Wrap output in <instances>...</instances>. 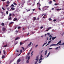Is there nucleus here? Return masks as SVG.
Instances as JSON below:
<instances>
[{"label": "nucleus", "mask_w": 64, "mask_h": 64, "mask_svg": "<svg viewBox=\"0 0 64 64\" xmlns=\"http://www.w3.org/2000/svg\"><path fill=\"white\" fill-rule=\"evenodd\" d=\"M58 47L56 48H55L56 50H57L58 49Z\"/></svg>", "instance_id": "46"}, {"label": "nucleus", "mask_w": 64, "mask_h": 64, "mask_svg": "<svg viewBox=\"0 0 64 64\" xmlns=\"http://www.w3.org/2000/svg\"><path fill=\"white\" fill-rule=\"evenodd\" d=\"M33 19H34V21H35V20H36V18L35 17H34Z\"/></svg>", "instance_id": "20"}, {"label": "nucleus", "mask_w": 64, "mask_h": 64, "mask_svg": "<svg viewBox=\"0 0 64 64\" xmlns=\"http://www.w3.org/2000/svg\"><path fill=\"white\" fill-rule=\"evenodd\" d=\"M52 49V48H49V50H50V49Z\"/></svg>", "instance_id": "58"}, {"label": "nucleus", "mask_w": 64, "mask_h": 64, "mask_svg": "<svg viewBox=\"0 0 64 64\" xmlns=\"http://www.w3.org/2000/svg\"><path fill=\"white\" fill-rule=\"evenodd\" d=\"M40 4V2H38L37 3V5H38V4Z\"/></svg>", "instance_id": "51"}, {"label": "nucleus", "mask_w": 64, "mask_h": 64, "mask_svg": "<svg viewBox=\"0 0 64 64\" xmlns=\"http://www.w3.org/2000/svg\"><path fill=\"white\" fill-rule=\"evenodd\" d=\"M54 5L55 6H56V5H58V4H55Z\"/></svg>", "instance_id": "26"}, {"label": "nucleus", "mask_w": 64, "mask_h": 64, "mask_svg": "<svg viewBox=\"0 0 64 64\" xmlns=\"http://www.w3.org/2000/svg\"><path fill=\"white\" fill-rule=\"evenodd\" d=\"M42 58H40L39 61H40V60H42Z\"/></svg>", "instance_id": "30"}, {"label": "nucleus", "mask_w": 64, "mask_h": 64, "mask_svg": "<svg viewBox=\"0 0 64 64\" xmlns=\"http://www.w3.org/2000/svg\"><path fill=\"white\" fill-rule=\"evenodd\" d=\"M50 55V52H49L48 54V55L49 56Z\"/></svg>", "instance_id": "57"}, {"label": "nucleus", "mask_w": 64, "mask_h": 64, "mask_svg": "<svg viewBox=\"0 0 64 64\" xmlns=\"http://www.w3.org/2000/svg\"><path fill=\"white\" fill-rule=\"evenodd\" d=\"M12 19V17H10V18H8V20H11V19Z\"/></svg>", "instance_id": "12"}, {"label": "nucleus", "mask_w": 64, "mask_h": 64, "mask_svg": "<svg viewBox=\"0 0 64 64\" xmlns=\"http://www.w3.org/2000/svg\"><path fill=\"white\" fill-rule=\"evenodd\" d=\"M11 6H12V7H14V5H13V4H12L11 5Z\"/></svg>", "instance_id": "44"}, {"label": "nucleus", "mask_w": 64, "mask_h": 64, "mask_svg": "<svg viewBox=\"0 0 64 64\" xmlns=\"http://www.w3.org/2000/svg\"><path fill=\"white\" fill-rule=\"evenodd\" d=\"M48 20H49V21H51V20H52V19L51 18H49L48 19Z\"/></svg>", "instance_id": "25"}, {"label": "nucleus", "mask_w": 64, "mask_h": 64, "mask_svg": "<svg viewBox=\"0 0 64 64\" xmlns=\"http://www.w3.org/2000/svg\"><path fill=\"white\" fill-rule=\"evenodd\" d=\"M31 44H32V42H30V44L28 45V46H30V45Z\"/></svg>", "instance_id": "17"}, {"label": "nucleus", "mask_w": 64, "mask_h": 64, "mask_svg": "<svg viewBox=\"0 0 64 64\" xmlns=\"http://www.w3.org/2000/svg\"><path fill=\"white\" fill-rule=\"evenodd\" d=\"M56 38V36L55 37H53L52 38V40H54V39H55Z\"/></svg>", "instance_id": "7"}, {"label": "nucleus", "mask_w": 64, "mask_h": 64, "mask_svg": "<svg viewBox=\"0 0 64 64\" xmlns=\"http://www.w3.org/2000/svg\"><path fill=\"white\" fill-rule=\"evenodd\" d=\"M7 3V4H9V3H10V2H6Z\"/></svg>", "instance_id": "39"}, {"label": "nucleus", "mask_w": 64, "mask_h": 64, "mask_svg": "<svg viewBox=\"0 0 64 64\" xmlns=\"http://www.w3.org/2000/svg\"><path fill=\"white\" fill-rule=\"evenodd\" d=\"M12 17H14L15 16V14H12Z\"/></svg>", "instance_id": "9"}, {"label": "nucleus", "mask_w": 64, "mask_h": 64, "mask_svg": "<svg viewBox=\"0 0 64 64\" xmlns=\"http://www.w3.org/2000/svg\"><path fill=\"white\" fill-rule=\"evenodd\" d=\"M47 42L45 43H44V44L42 46V47H43V46H44V45H46V44H47Z\"/></svg>", "instance_id": "16"}, {"label": "nucleus", "mask_w": 64, "mask_h": 64, "mask_svg": "<svg viewBox=\"0 0 64 64\" xmlns=\"http://www.w3.org/2000/svg\"><path fill=\"white\" fill-rule=\"evenodd\" d=\"M11 16H12V14H11L10 13L9 16V17H10Z\"/></svg>", "instance_id": "27"}, {"label": "nucleus", "mask_w": 64, "mask_h": 64, "mask_svg": "<svg viewBox=\"0 0 64 64\" xmlns=\"http://www.w3.org/2000/svg\"><path fill=\"white\" fill-rule=\"evenodd\" d=\"M4 54H5V51L4 50Z\"/></svg>", "instance_id": "36"}, {"label": "nucleus", "mask_w": 64, "mask_h": 64, "mask_svg": "<svg viewBox=\"0 0 64 64\" xmlns=\"http://www.w3.org/2000/svg\"><path fill=\"white\" fill-rule=\"evenodd\" d=\"M38 46V45H36V46H35V47H36H36H37V46Z\"/></svg>", "instance_id": "45"}, {"label": "nucleus", "mask_w": 64, "mask_h": 64, "mask_svg": "<svg viewBox=\"0 0 64 64\" xmlns=\"http://www.w3.org/2000/svg\"><path fill=\"white\" fill-rule=\"evenodd\" d=\"M1 25L3 26H4V24L3 22H2L1 24Z\"/></svg>", "instance_id": "13"}, {"label": "nucleus", "mask_w": 64, "mask_h": 64, "mask_svg": "<svg viewBox=\"0 0 64 64\" xmlns=\"http://www.w3.org/2000/svg\"><path fill=\"white\" fill-rule=\"evenodd\" d=\"M7 9L8 10H9V8H7Z\"/></svg>", "instance_id": "62"}, {"label": "nucleus", "mask_w": 64, "mask_h": 64, "mask_svg": "<svg viewBox=\"0 0 64 64\" xmlns=\"http://www.w3.org/2000/svg\"><path fill=\"white\" fill-rule=\"evenodd\" d=\"M28 60H29L30 59V56H29L28 58Z\"/></svg>", "instance_id": "29"}, {"label": "nucleus", "mask_w": 64, "mask_h": 64, "mask_svg": "<svg viewBox=\"0 0 64 64\" xmlns=\"http://www.w3.org/2000/svg\"><path fill=\"white\" fill-rule=\"evenodd\" d=\"M47 50H46L45 51L44 54L45 55H46V54H47Z\"/></svg>", "instance_id": "10"}, {"label": "nucleus", "mask_w": 64, "mask_h": 64, "mask_svg": "<svg viewBox=\"0 0 64 64\" xmlns=\"http://www.w3.org/2000/svg\"><path fill=\"white\" fill-rule=\"evenodd\" d=\"M43 18H45V17H44V16H43Z\"/></svg>", "instance_id": "64"}, {"label": "nucleus", "mask_w": 64, "mask_h": 64, "mask_svg": "<svg viewBox=\"0 0 64 64\" xmlns=\"http://www.w3.org/2000/svg\"><path fill=\"white\" fill-rule=\"evenodd\" d=\"M42 62V61L41 60L39 62V63H41V62Z\"/></svg>", "instance_id": "41"}, {"label": "nucleus", "mask_w": 64, "mask_h": 64, "mask_svg": "<svg viewBox=\"0 0 64 64\" xmlns=\"http://www.w3.org/2000/svg\"><path fill=\"white\" fill-rule=\"evenodd\" d=\"M29 34V33L28 32V34H27V35L28 36V35Z\"/></svg>", "instance_id": "52"}, {"label": "nucleus", "mask_w": 64, "mask_h": 64, "mask_svg": "<svg viewBox=\"0 0 64 64\" xmlns=\"http://www.w3.org/2000/svg\"><path fill=\"white\" fill-rule=\"evenodd\" d=\"M26 63H29V60H28L26 61Z\"/></svg>", "instance_id": "34"}, {"label": "nucleus", "mask_w": 64, "mask_h": 64, "mask_svg": "<svg viewBox=\"0 0 64 64\" xmlns=\"http://www.w3.org/2000/svg\"><path fill=\"white\" fill-rule=\"evenodd\" d=\"M61 43V40H60L59 42L56 44H52L50 46V47H51V46H56V45H58V44H60V43Z\"/></svg>", "instance_id": "1"}, {"label": "nucleus", "mask_w": 64, "mask_h": 64, "mask_svg": "<svg viewBox=\"0 0 64 64\" xmlns=\"http://www.w3.org/2000/svg\"><path fill=\"white\" fill-rule=\"evenodd\" d=\"M45 15V14H42V16H43V15Z\"/></svg>", "instance_id": "49"}, {"label": "nucleus", "mask_w": 64, "mask_h": 64, "mask_svg": "<svg viewBox=\"0 0 64 64\" xmlns=\"http://www.w3.org/2000/svg\"><path fill=\"white\" fill-rule=\"evenodd\" d=\"M11 9L12 10H14L15 8H11Z\"/></svg>", "instance_id": "15"}, {"label": "nucleus", "mask_w": 64, "mask_h": 64, "mask_svg": "<svg viewBox=\"0 0 64 64\" xmlns=\"http://www.w3.org/2000/svg\"><path fill=\"white\" fill-rule=\"evenodd\" d=\"M30 54V52H29L28 53V55H29Z\"/></svg>", "instance_id": "50"}, {"label": "nucleus", "mask_w": 64, "mask_h": 64, "mask_svg": "<svg viewBox=\"0 0 64 64\" xmlns=\"http://www.w3.org/2000/svg\"><path fill=\"white\" fill-rule=\"evenodd\" d=\"M52 28L51 27H50L49 28H48V29L47 30H46V31H49L50 29H51Z\"/></svg>", "instance_id": "4"}, {"label": "nucleus", "mask_w": 64, "mask_h": 64, "mask_svg": "<svg viewBox=\"0 0 64 64\" xmlns=\"http://www.w3.org/2000/svg\"><path fill=\"white\" fill-rule=\"evenodd\" d=\"M21 28V26H18V29H20Z\"/></svg>", "instance_id": "19"}, {"label": "nucleus", "mask_w": 64, "mask_h": 64, "mask_svg": "<svg viewBox=\"0 0 64 64\" xmlns=\"http://www.w3.org/2000/svg\"><path fill=\"white\" fill-rule=\"evenodd\" d=\"M18 19L16 18H14L13 19V21H16Z\"/></svg>", "instance_id": "6"}, {"label": "nucleus", "mask_w": 64, "mask_h": 64, "mask_svg": "<svg viewBox=\"0 0 64 64\" xmlns=\"http://www.w3.org/2000/svg\"><path fill=\"white\" fill-rule=\"evenodd\" d=\"M52 38L51 37L50 38V40Z\"/></svg>", "instance_id": "54"}, {"label": "nucleus", "mask_w": 64, "mask_h": 64, "mask_svg": "<svg viewBox=\"0 0 64 64\" xmlns=\"http://www.w3.org/2000/svg\"><path fill=\"white\" fill-rule=\"evenodd\" d=\"M38 9L40 10H41V8H38Z\"/></svg>", "instance_id": "53"}, {"label": "nucleus", "mask_w": 64, "mask_h": 64, "mask_svg": "<svg viewBox=\"0 0 64 64\" xmlns=\"http://www.w3.org/2000/svg\"><path fill=\"white\" fill-rule=\"evenodd\" d=\"M2 30L3 32H4L5 31V30H6V28H2Z\"/></svg>", "instance_id": "3"}, {"label": "nucleus", "mask_w": 64, "mask_h": 64, "mask_svg": "<svg viewBox=\"0 0 64 64\" xmlns=\"http://www.w3.org/2000/svg\"><path fill=\"white\" fill-rule=\"evenodd\" d=\"M54 8H52V10H54Z\"/></svg>", "instance_id": "55"}, {"label": "nucleus", "mask_w": 64, "mask_h": 64, "mask_svg": "<svg viewBox=\"0 0 64 64\" xmlns=\"http://www.w3.org/2000/svg\"><path fill=\"white\" fill-rule=\"evenodd\" d=\"M52 3V2L51 1H50V2H48V3L50 4H51Z\"/></svg>", "instance_id": "11"}, {"label": "nucleus", "mask_w": 64, "mask_h": 64, "mask_svg": "<svg viewBox=\"0 0 64 64\" xmlns=\"http://www.w3.org/2000/svg\"><path fill=\"white\" fill-rule=\"evenodd\" d=\"M19 39V38H18V37H17L15 39V40H18V39Z\"/></svg>", "instance_id": "14"}, {"label": "nucleus", "mask_w": 64, "mask_h": 64, "mask_svg": "<svg viewBox=\"0 0 64 64\" xmlns=\"http://www.w3.org/2000/svg\"><path fill=\"white\" fill-rule=\"evenodd\" d=\"M2 9L3 10H5V9L3 8H2Z\"/></svg>", "instance_id": "47"}, {"label": "nucleus", "mask_w": 64, "mask_h": 64, "mask_svg": "<svg viewBox=\"0 0 64 64\" xmlns=\"http://www.w3.org/2000/svg\"><path fill=\"white\" fill-rule=\"evenodd\" d=\"M22 48L23 50H24V48L23 47H22Z\"/></svg>", "instance_id": "59"}, {"label": "nucleus", "mask_w": 64, "mask_h": 64, "mask_svg": "<svg viewBox=\"0 0 64 64\" xmlns=\"http://www.w3.org/2000/svg\"><path fill=\"white\" fill-rule=\"evenodd\" d=\"M48 35H50V33L48 32L47 33Z\"/></svg>", "instance_id": "43"}, {"label": "nucleus", "mask_w": 64, "mask_h": 64, "mask_svg": "<svg viewBox=\"0 0 64 64\" xmlns=\"http://www.w3.org/2000/svg\"><path fill=\"white\" fill-rule=\"evenodd\" d=\"M45 8L46 7V8L47 9L48 8H49V6H45Z\"/></svg>", "instance_id": "22"}, {"label": "nucleus", "mask_w": 64, "mask_h": 64, "mask_svg": "<svg viewBox=\"0 0 64 64\" xmlns=\"http://www.w3.org/2000/svg\"><path fill=\"white\" fill-rule=\"evenodd\" d=\"M43 56H42V54H41L40 56V58H42Z\"/></svg>", "instance_id": "37"}, {"label": "nucleus", "mask_w": 64, "mask_h": 64, "mask_svg": "<svg viewBox=\"0 0 64 64\" xmlns=\"http://www.w3.org/2000/svg\"><path fill=\"white\" fill-rule=\"evenodd\" d=\"M7 46H8V45L7 44H6L4 46V47H7Z\"/></svg>", "instance_id": "23"}, {"label": "nucleus", "mask_w": 64, "mask_h": 64, "mask_svg": "<svg viewBox=\"0 0 64 64\" xmlns=\"http://www.w3.org/2000/svg\"><path fill=\"white\" fill-rule=\"evenodd\" d=\"M64 42H63L62 43V44H61V43H60L59 44V45H60V46L62 45H64Z\"/></svg>", "instance_id": "8"}, {"label": "nucleus", "mask_w": 64, "mask_h": 64, "mask_svg": "<svg viewBox=\"0 0 64 64\" xmlns=\"http://www.w3.org/2000/svg\"><path fill=\"white\" fill-rule=\"evenodd\" d=\"M43 28V26H41V27L40 28V29H42V28Z\"/></svg>", "instance_id": "42"}, {"label": "nucleus", "mask_w": 64, "mask_h": 64, "mask_svg": "<svg viewBox=\"0 0 64 64\" xmlns=\"http://www.w3.org/2000/svg\"><path fill=\"white\" fill-rule=\"evenodd\" d=\"M6 14H8V11H7L6 12Z\"/></svg>", "instance_id": "33"}, {"label": "nucleus", "mask_w": 64, "mask_h": 64, "mask_svg": "<svg viewBox=\"0 0 64 64\" xmlns=\"http://www.w3.org/2000/svg\"><path fill=\"white\" fill-rule=\"evenodd\" d=\"M30 9H29L28 10H26V11H27V12H28V11H30Z\"/></svg>", "instance_id": "21"}, {"label": "nucleus", "mask_w": 64, "mask_h": 64, "mask_svg": "<svg viewBox=\"0 0 64 64\" xmlns=\"http://www.w3.org/2000/svg\"><path fill=\"white\" fill-rule=\"evenodd\" d=\"M21 61V60H20V59L19 58L17 60V62L18 63V62H20Z\"/></svg>", "instance_id": "5"}, {"label": "nucleus", "mask_w": 64, "mask_h": 64, "mask_svg": "<svg viewBox=\"0 0 64 64\" xmlns=\"http://www.w3.org/2000/svg\"><path fill=\"white\" fill-rule=\"evenodd\" d=\"M56 10H57V11H58V10H59V9H56Z\"/></svg>", "instance_id": "56"}, {"label": "nucleus", "mask_w": 64, "mask_h": 64, "mask_svg": "<svg viewBox=\"0 0 64 64\" xmlns=\"http://www.w3.org/2000/svg\"><path fill=\"white\" fill-rule=\"evenodd\" d=\"M35 60H36V61L35 62V64H36L37 63V62L39 61V58L38 56H37L36 57V58Z\"/></svg>", "instance_id": "2"}, {"label": "nucleus", "mask_w": 64, "mask_h": 64, "mask_svg": "<svg viewBox=\"0 0 64 64\" xmlns=\"http://www.w3.org/2000/svg\"><path fill=\"white\" fill-rule=\"evenodd\" d=\"M18 32V31H17V30H16V32Z\"/></svg>", "instance_id": "60"}, {"label": "nucleus", "mask_w": 64, "mask_h": 64, "mask_svg": "<svg viewBox=\"0 0 64 64\" xmlns=\"http://www.w3.org/2000/svg\"><path fill=\"white\" fill-rule=\"evenodd\" d=\"M20 45H22V44H23V43H22L21 42H20Z\"/></svg>", "instance_id": "32"}, {"label": "nucleus", "mask_w": 64, "mask_h": 64, "mask_svg": "<svg viewBox=\"0 0 64 64\" xmlns=\"http://www.w3.org/2000/svg\"><path fill=\"white\" fill-rule=\"evenodd\" d=\"M22 50H20V53H22Z\"/></svg>", "instance_id": "35"}, {"label": "nucleus", "mask_w": 64, "mask_h": 64, "mask_svg": "<svg viewBox=\"0 0 64 64\" xmlns=\"http://www.w3.org/2000/svg\"><path fill=\"white\" fill-rule=\"evenodd\" d=\"M56 21V20L54 19L53 20V21L54 22H55V21Z\"/></svg>", "instance_id": "40"}, {"label": "nucleus", "mask_w": 64, "mask_h": 64, "mask_svg": "<svg viewBox=\"0 0 64 64\" xmlns=\"http://www.w3.org/2000/svg\"><path fill=\"white\" fill-rule=\"evenodd\" d=\"M49 37H52V36H51V35H50L49 36Z\"/></svg>", "instance_id": "48"}, {"label": "nucleus", "mask_w": 64, "mask_h": 64, "mask_svg": "<svg viewBox=\"0 0 64 64\" xmlns=\"http://www.w3.org/2000/svg\"><path fill=\"white\" fill-rule=\"evenodd\" d=\"M14 22H10V24H13Z\"/></svg>", "instance_id": "28"}, {"label": "nucleus", "mask_w": 64, "mask_h": 64, "mask_svg": "<svg viewBox=\"0 0 64 64\" xmlns=\"http://www.w3.org/2000/svg\"><path fill=\"white\" fill-rule=\"evenodd\" d=\"M13 4L14 5H17V4L15 2H14L13 3Z\"/></svg>", "instance_id": "24"}, {"label": "nucleus", "mask_w": 64, "mask_h": 64, "mask_svg": "<svg viewBox=\"0 0 64 64\" xmlns=\"http://www.w3.org/2000/svg\"><path fill=\"white\" fill-rule=\"evenodd\" d=\"M16 52H19V51H18V50H17Z\"/></svg>", "instance_id": "61"}, {"label": "nucleus", "mask_w": 64, "mask_h": 64, "mask_svg": "<svg viewBox=\"0 0 64 64\" xmlns=\"http://www.w3.org/2000/svg\"><path fill=\"white\" fill-rule=\"evenodd\" d=\"M33 51H32L31 53L32 56V55H33Z\"/></svg>", "instance_id": "31"}, {"label": "nucleus", "mask_w": 64, "mask_h": 64, "mask_svg": "<svg viewBox=\"0 0 64 64\" xmlns=\"http://www.w3.org/2000/svg\"><path fill=\"white\" fill-rule=\"evenodd\" d=\"M4 58H5V56H2V59H4Z\"/></svg>", "instance_id": "18"}, {"label": "nucleus", "mask_w": 64, "mask_h": 64, "mask_svg": "<svg viewBox=\"0 0 64 64\" xmlns=\"http://www.w3.org/2000/svg\"><path fill=\"white\" fill-rule=\"evenodd\" d=\"M51 40L49 41L48 42V43H51Z\"/></svg>", "instance_id": "38"}, {"label": "nucleus", "mask_w": 64, "mask_h": 64, "mask_svg": "<svg viewBox=\"0 0 64 64\" xmlns=\"http://www.w3.org/2000/svg\"><path fill=\"white\" fill-rule=\"evenodd\" d=\"M2 1L3 2H4V1H5L6 0H2Z\"/></svg>", "instance_id": "63"}]
</instances>
